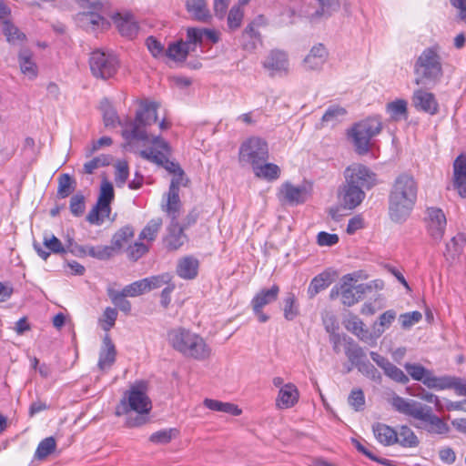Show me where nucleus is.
<instances>
[{"instance_id":"f257e3e1","label":"nucleus","mask_w":466,"mask_h":466,"mask_svg":"<svg viewBox=\"0 0 466 466\" xmlns=\"http://www.w3.org/2000/svg\"><path fill=\"white\" fill-rule=\"evenodd\" d=\"M418 190V183L410 174H400L394 179L389 194V216L393 222L408 219L417 202Z\"/></svg>"},{"instance_id":"f03ea898","label":"nucleus","mask_w":466,"mask_h":466,"mask_svg":"<svg viewBox=\"0 0 466 466\" xmlns=\"http://www.w3.org/2000/svg\"><path fill=\"white\" fill-rule=\"evenodd\" d=\"M152 409V402L147 394V383L138 381L132 385L116 408V415H127L126 425L136 428L146 424Z\"/></svg>"},{"instance_id":"7ed1b4c3","label":"nucleus","mask_w":466,"mask_h":466,"mask_svg":"<svg viewBox=\"0 0 466 466\" xmlns=\"http://www.w3.org/2000/svg\"><path fill=\"white\" fill-rule=\"evenodd\" d=\"M390 403L398 412L420 420V423L414 424L418 429L438 435L447 434L450 431L449 425L433 413L431 406L398 395L392 397Z\"/></svg>"},{"instance_id":"20e7f679","label":"nucleus","mask_w":466,"mask_h":466,"mask_svg":"<svg viewBox=\"0 0 466 466\" xmlns=\"http://www.w3.org/2000/svg\"><path fill=\"white\" fill-rule=\"evenodd\" d=\"M167 339L175 350L187 358L205 360L211 355V348L206 343L205 339L184 328L169 330Z\"/></svg>"},{"instance_id":"39448f33","label":"nucleus","mask_w":466,"mask_h":466,"mask_svg":"<svg viewBox=\"0 0 466 466\" xmlns=\"http://www.w3.org/2000/svg\"><path fill=\"white\" fill-rule=\"evenodd\" d=\"M204 40L215 44L218 42L219 37L215 30L190 27L187 31L186 41L178 40L168 45L166 56L176 62H183L187 55L195 50L197 45H201Z\"/></svg>"},{"instance_id":"423d86ee","label":"nucleus","mask_w":466,"mask_h":466,"mask_svg":"<svg viewBox=\"0 0 466 466\" xmlns=\"http://www.w3.org/2000/svg\"><path fill=\"white\" fill-rule=\"evenodd\" d=\"M414 74L417 85L436 83L441 78L443 71L438 46L427 47L421 52L414 64Z\"/></svg>"},{"instance_id":"0eeeda50","label":"nucleus","mask_w":466,"mask_h":466,"mask_svg":"<svg viewBox=\"0 0 466 466\" xmlns=\"http://www.w3.org/2000/svg\"><path fill=\"white\" fill-rule=\"evenodd\" d=\"M319 5V9H314L300 0H294L287 9L281 14V22L285 24L292 23L295 15L305 16L310 21L328 18L339 8V0H317Z\"/></svg>"},{"instance_id":"6e6552de","label":"nucleus","mask_w":466,"mask_h":466,"mask_svg":"<svg viewBox=\"0 0 466 466\" xmlns=\"http://www.w3.org/2000/svg\"><path fill=\"white\" fill-rule=\"evenodd\" d=\"M157 104L144 103L136 114L135 120H128L129 127L122 131L123 137L127 140H148V134L143 127L155 124L157 120Z\"/></svg>"},{"instance_id":"1a4fd4ad","label":"nucleus","mask_w":466,"mask_h":466,"mask_svg":"<svg viewBox=\"0 0 466 466\" xmlns=\"http://www.w3.org/2000/svg\"><path fill=\"white\" fill-rule=\"evenodd\" d=\"M382 129V123L379 116H370L356 123L349 131L358 154H367L370 148L371 139L379 135Z\"/></svg>"},{"instance_id":"9d476101","label":"nucleus","mask_w":466,"mask_h":466,"mask_svg":"<svg viewBox=\"0 0 466 466\" xmlns=\"http://www.w3.org/2000/svg\"><path fill=\"white\" fill-rule=\"evenodd\" d=\"M115 191L111 182L104 179L100 186L97 201L86 216V220L95 226H101L111 214V203Z\"/></svg>"},{"instance_id":"9b49d317","label":"nucleus","mask_w":466,"mask_h":466,"mask_svg":"<svg viewBox=\"0 0 466 466\" xmlns=\"http://www.w3.org/2000/svg\"><path fill=\"white\" fill-rule=\"evenodd\" d=\"M89 66L95 77L106 80L116 74L119 61L113 53L96 49L90 54Z\"/></svg>"},{"instance_id":"f8f14e48","label":"nucleus","mask_w":466,"mask_h":466,"mask_svg":"<svg viewBox=\"0 0 466 466\" xmlns=\"http://www.w3.org/2000/svg\"><path fill=\"white\" fill-rule=\"evenodd\" d=\"M83 7H87L88 11H83L77 14L76 23L86 31H96L97 29H106L109 23L101 15V3L96 0H80Z\"/></svg>"},{"instance_id":"ddd939ff","label":"nucleus","mask_w":466,"mask_h":466,"mask_svg":"<svg viewBox=\"0 0 466 466\" xmlns=\"http://www.w3.org/2000/svg\"><path fill=\"white\" fill-rule=\"evenodd\" d=\"M268 158V147L267 142L260 137H250L245 141L239 148V161L252 166L264 163Z\"/></svg>"},{"instance_id":"4468645a","label":"nucleus","mask_w":466,"mask_h":466,"mask_svg":"<svg viewBox=\"0 0 466 466\" xmlns=\"http://www.w3.org/2000/svg\"><path fill=\"white\" fill-rule=\"evenodd\" d=\"M423 221L428 236L432 241L440 242L447 227V218L443 210L437 207L427 208Z\"/></svg>"},{"instance_id":"2eb2a0df","label":"nucleus","mask_w":466,"mask_h":466,"mask_svg":"<svg viewBox=\"0 0 466 466\" xmlns=\"http://www.w3.org/2000/svg\"><path fill=\"white\" fill-rule=\"evenodd\" d=\"M345 182L370 190L377 183L376 174L361 164H352L344 171Z\"/></svg>"},{"instance_id":"dca6fc26","label":"nucleus","mask_w":466,"mask_h":466,"mask_svg":"<svg viewBox=\"0 0 466 466\" xmlns=\"http://www.w3.org/2000/svg\"><path fill=\"white\" fill-rule=\"evenodd\" d=\"M424 385L429 389L441 390L445 389H454L459 396H466V380L451 377V376H434L432 371H430L424 380Z\"/></svg>"},{"instance_id":"f3484780","label":"nucleus","mask_w":466,"mask_h":466,"mask_svg":"<svg viewBox=\"0 0 466 466\" xmlns=\"http://www.w3.org/2000/svg\"><path fill=\"white\" fill-rule=\"evenodd\" d=\"M170 277L168 275L152 276L135 281L123 288L121 291H147L162 289V291H168Z\"/></svg>"},{"instance_id":"a211bd4d","label":"nucleus","mask_w":466,"mask_h":466,"mask_svg":"<svg viewBox=\"0 0 466 466\" xmlns=\"http://www.w3.org/2000/svg\"><path fill=\"white\" fill-rule=\"evenodd\" d=\"M329 51L323 44L314 45L303 59V66L307 71H319L326 64Z\"/></svg>"},{"instance_id":"6ab92c4d","label":"nucleus","mask_w":466,"mask_h":466,"mask_svg":"<svg viewBox=\"0 0 466 466\" xmlns=\"http://www.w3.org/2000/svg\"><path fill=\"white\" fill-rule=\"evenodd\" d=\"M466 237L457 234L447 244L444 256L451 264H457L465 260Z\"/></svg>"},{"instance_id":"aec40b11","label":"nucleus","mask_w":466,"mask_h":466,"mask_svg":"<svg viewBox=\"0 0 466 466\" xmlns=\"http://www.w3.org/2000/svg\"><path fill=\"white\" fill-rule=\"evenodd\" d=\"M346 328L355 334L360 340L370 344V346H375L377 339L383 333V329L379 328H375L373 332H370L369 329L364 328L363 322L357 317L349 320Z\"/></svg>"},{"instance_id":"412c9836","label":"nucleus","mask_w":466,"mask_h":466,"mask_svg":"<svg viewBox=\"0 0 466 466\" xmlns=\"http://www.w3.org/2000/svg\"><path fill=\"white\" fill-rule=\"evenodd\" d=\"M368 278L369 275L365 270L353 271L344 275L331 291H351L353 289L357 291H364V285L360 282Z\"/></svg>"},{"instance_id":"4be33fe9","label":"nucleus","mask_w":466,"mask_h":466,"mask_svg":"<svg viewBox=\"0 0 466 466\" xmlns=\"http://www.w3.org/2000/svg\"><path fill=\"white\" fill-rule=\"evenodd\" d=\"M43 245L48 249L46 251L40 243L34 241L33 247L37 253V255L46 260L50 256V252L55 254H64L66 253V247L63 246L62 242L53 234L45 233L43 238Z\"/></svg>"},{"instance_id":"5701e85b","label":"nucleus","mask_w":466,"mask_h":466,"mask_svg":"<svg viewBox=\"0 0 466 466\" xmlns=\"http://www.w3.org/2000/svg\"><path fill=\"white\" fill-rule=\"evenodd\" d=\"M263 66L271 75L287 74L289 66L288 55L280 50H273L266 57Z\"/></svg>"},{"instance_id":"b1692460","label":"nucleus","mask_w":466,"mask_h":466,"mask_svg":"<svg viewBox=\"0 0 466 466\" xmlns=\"http://www.w3.org/2000/svg\"><path fill=\"white\" fill-rule=\"evenodd\" d=\"M112 19L123 36L133 38L137 35L138 25L133 15L129 13H116L112 16Z\"/></svg>"},{"instance_id":"393cba45","label":"nucleus","mask_w":466,"mask_h":466,"mask_svg":"<svg viewBox=\"0 0 466 466\" xmlns=\"http://www.w3.org/2000/svg\"><path fill=\"white\" fill-rule=\"evenodd\" d=\"M453 187L461 198H466V157L463 155L453 163Z\"/></svg>"},{"instance_id":"a878e982","label":"nucleus","mask_w":466,"mask_h":466,"mask_svg":"<svg viewBox=\"0 0 466 466\" xmlns=\"http://www.w3.org/2000/svg\"><path fill=\"white\" fill-rule=\"evenodd\" d=\"M413 105L416 109L434 115L438 111V103L433 94L418 89L413 94Z\"/></svg>"},{"instance_id":"bb28decb","label":"nucleus","mask_w":466,"mask_h":466,"mask_svg":"<svg viewBox=\"0 0 466 466\" xmlns=\"http://www.w3.org/2000/svg\"><path fill=\"white\" fill-rule=\"evenodd\" d=\"M139 154L143 158L163 167L171 174H177L178 171L182 170L178 164L170 161L167 158V155L163 152L156 153L153 149H144L141 150Z\"/></svg>"},{"instance_id":"cd10ccee","label":"nucleus","mask_w":466,"mask_h":466,"mask_svg":"<svg viewBox=\"0 0 466 466\" xmlns=\"http://www.w3.org/2000/svg\"><path fill=\"white\" fill-rule=\"evenodd\" d=\"M280 198L290 205H298L306 201L307 190L305 187H295L289 182L284 183L279 190Z\"/></svg>"},{"instance_id":"c85d7f7f","label":"nucleus","mask_w":466,"mask_h":466,"mask_svg":"<svg viewBox=\"0 0 466 466\" xmlns=\"http://www.w3.org/2000/svg\"><path fill=\"white\" fill-rule=\"evenodd\" d=\"M116 350L108 334L103 338V346L99 352L98 368L101 370L109 369L116 361Z\"/></svg>"},{"instance_id":"c756f323","label":"nucleus","mask_w":466,"mask_h":466,"mask_svg":"<svg viewBox=\"0 0 466 466\" xmlns=\"http://www.w3.org/2000/svg\"><path fill=\"white\" fill-rule=\"evenodd\" d=\"M366 197L365 189L351 183L343 186V202L346 208L352 209L360 205Z\"/></svg>"},{"instance_id":"7c9ffc66","label":"nucleus","mask_w":466,"mask_h":466,"mask_svg":"<svg viewBox=\"0 0 466 466\" xmlns=\"http://www.w3.org/2000/svg\"><path fill=\"white\" fill-rule=\"evenodd\" d=\"M186 8L190 17L200 22H208L211 14L207 0H186Z\"/></svg>"},{"instance_id":"2f4dec72","label":"nucleus","mask_w":466,"mask_h":466,"mask_svg":"<svg viewBox=\"0 0 466 466\" xmlns=\"http://www.w3.org/2000/svg\"><path fill=\"white\" fill-rule=\"evenodd\" d=\"M187 239L184 229L176 221H171L167 228V235L165 238L167 248L170 250H177L183 246Z\"/></svg>"},{"instance_id":"473e14b6","label":"nucleus","mask_w":466,"mask_h":466,"mask_svg":"<svg viewBox=\"0 0 466 466\" xmlns=\"http://www.w3.org/2000/svg\"><path fill=\"white\" fill-rule=\"evenodd\" d=\"M299 390L292 383L284 385L277 399V406L279 409H288L293 407L299 400Z\"/></svg>"},{"instance_id":"72a5a7b5","label":"nucleus","mask_w":466,"mask_h":466,"mask_svg":"<svg viewBox=\"0 0 466 466\" xmlns=\"http://www.w3.org/2000/svg\"><path fill=\"white\" fill-rule=\"evenodd\" d=\"M338 277L336 270L329 268L317 275L310 282L309 291H320L328 289Z\"/></svg>"},{"instance_id":"f704fd0d","label":"nucleus","mask_w":466,"mask_h":466,"mask_svg":"<svg viewBox=\"0 0 466 466\" xmlns=\"http://www.w3.org/2000/svg\"><path fill=\"white\" fill-rule=\"evenodd\" d=\"M100 109L103 113V120L104 124L106 127H115L116 125H121L125 128L129 127L128 120L125 123H122L119 120V117L115 110V108L111 106L108 99L104 98L100 102Z\"/></svg>"},{"instance_id":"c9c22d12","label":"nucleus","mask_w":466,"mask_h":466,"mask_svg":"<svg viewBox=\"0 0 466 466\" xmlns=\"http://www.w3.org/2000/svg\"><path fill=\"white\" fill-rule=\"evenodd\" d=\"M372 429L376 438L380 443L386 446L397 443L398 433L393 428L383 423H376L373 425Z\"/></svg>"},{"instance_id":"e433bc0d","label":"nucleus","mask_w":466,"mask_h":466,"mask_svg":"<svg viewBox=\"0 0 466 466\" xmlns=\"http://www.w3.org/2000/svg\"><path fill=\"white\" fill-rule=\"evenodd\" d=\"M278 293H259L252 299L253 310L260 322H266L268 316L262 312V308L277 299Z\"/></svg>"},{"instance_id":"4c0bfd02","label":"nucleus","mask_w":466,"mask_h":466,"mask_svg":"<svg viewBox=\"0 0 466 466\" xmlns=\"http://www.w3.org/2000/svg\"><path fill=\"white\" fill-rule=\"evenodd\" d=\"M198 261L192 257H186L179 260L177 272L179 277L186 279H192L198 274Z\"/></svg>"},{"instance_id":"58836bf2","label":"nucleus","mask_w":466,"mask_h":466,"mask_svg":"<svg viewBox=\"0 0 466 466\" xmlns=\"http://www.w3.org/2000/svg\"><path fill=\"white\" fill-rule=\"evenodd\" d=\"M19 66L22 73L30 79H34L37 76V66L32 60V53L29 50L23 49L18 55Z\"/></svg>"},{"instance_id":"ea45409f","label":"nucleus","mask_w":466,"mask_h":466,"mask_svg":"<svg viewBox=\"0 0 466 466\" xmlns=\"http://www.w3.org/2000/svg\"><path fill=\"white\" fill-rule=\"evenodd\" d=\"M180 208L179 193L168 191L167 193L166 203L162 205V208L171 218V221L177 220L180 213Z\"/></svg>"},{"instance_id":"a19ab883","label":"nucleus","mask_w":466,"mask_h":466,"mask_svg":"<svg viewBox=\"0 0 466 466\" xmlns=\"http://www.w3.org/2000/svg\"><path fill=\"white\" fill-rule=\"evenodd\" d=\"M253 171L256 177L267 180H276L280 175V168L276 164L272 163H260L254 166Z\"/></svg>"},{"instance_id":"79ce46f5","label":"nucleus","mask_w":466,"mask_h":466,"mask_svg":"<svg viewBox=\"0 0 466 466\" xmlns=\"http://www.w3.org/2000/svg\"><path fill=\"white\" fill-rule=\"evenodd\" d=\"M345 354L350 363L356 368L367 360L364 350L359 344L354 342L352 339H350V341L346 346Z\"/></svg>"},{"instance_id":"37998d69","label":"nucleus","mask_w":466,"mask_h":466,"mask_svg":"<svg viewBox=\"0 0 466 466\" xmlns=\"http://www.w3.org/2000/svg\"><path fill=\"white\" fill-rule=\"evenodd\" d=\"M204 405L209 410L228 413L234 416H238L242 413V410L237 405L229 402L205 399Z\"/></svg>"},{"instance_id":"c03bdc74","label":"nucleus","mask_w":466,"mask_h":466,"mask_svg":"<svg viewBox=\"0 0 466 466\" xmlns=\"http://www.w3.org/2000/svg\"><path fill=\"white\" fill-rule=\"evenodd\" d=\"M397 433V443L402 447L414 448L417 447L420 443L418 437L409 426L402 425Z\"/></svg>"},{"instance_id":"a18cd8bd","label":"nucleus","mask_w":466,"mask_h":466,"mask_svg":"<svg viewBox=\"0 0 466 466\" xmlns=\"http://www.w3.org/2000/svg\"><path fill=\"white\" fill-rule=\"evenodd\" d=\"M134 237V230L131 227H124L120 228L112 238V245L116 250H119L128 243Z\"/></svg>"},{"instance_id":"49530a36","label":"nucleus","mask_w":466,"mask_h":466,"mask_svg":"<svg viewBox=\"0 0 466 466\" xmlns=\"http://www.w3.org/2000/svg\"><path fill=\"white\" fill-rule=\"evenodd\" d=\"M162 225V219L159 218L151 219L139 234V240L153 241Z\"/></svg>"},{"instance_id":"de8ad7c7","label":"nucleus","mask_w":466,"mask_h":466,"mask_svg":"<svg viewBox=\"0 0 466 466\" xmlns=\"http://www.w3.org/2000/svg\"><path fill=\"white\" fill-rule=\"evenodd\" d=\"M3 32L6 40L13 45L23 42L25 39V35L9 21L4 22Z\"/></svg>"},{"instance_id":"09e8293b","label":"nucleus","mask_w":466,"mask_h":466,"mask_svg":"<svg viewBox=\"0 0 466 466\" xmlns=\"http://www.w3.org/2000/svg\"><path fill=\"white\" fill-rule=\"evenodd\" d=\"M283 311L287 320H293L299 315V302L293 293H289L288 297L284 299Z\"/></svg>"},{"instance_id":"8fccbe9b","label":"nucleus","mask_w":466,"mask_h":466,"mask_svg":"<svg viewBox=\"0 0 466 466\" xmlns=\"http://www.w3.org/2000/svg\"><path fill=\"white\" fill-rule=\"evenodd\" d=\"M56 447V440L54 437H47L40 441L35 453V458L37 460H44L52 454Z\"/></svg>"},{"instance_id":"3c124183","label":"nucleus","mask_w":466,"mask_h":466,"mask_svg":"<svg viewBox=\"0 0 466 466\" xmlns=\"http://www.w3.org/2000/svg\"><path fill=\"white\" fill-rule=\"evenodd\" d=\"M387 112L390 117L399 120L407 117V102L403 99H398L387 105Z\"/></svg>"},{"instance_id":"603ef678","label":"nucleus","mask_w":466,"mask_h":466,"mask_svg":"<svg viewBox=\"0 0 466 466\" xmlns=\"http://www.w3.org/2000/svg\"><path fill=\"white\" fill-rule=\"evenodd\" d=\"M140 293H110L112 303L121 311L128 314L131 310V304L127 299V297H135Z\"/></svg>"},{"instance_id":"864d4df0","label":"nucleus","mask_w":466,"mask_h":466,"mask_svg":"<svg viewBox=\"0 0 466 466\" xmlns=\"http://www.w3.org/2000/svg\"><path fill=\"white\" fill-rule=\"evenodd\" d=\"M404 368L413 380L421 381L423 384L426 377L430 375L431 371L422 365L415 363H405Z\"/></svg>"},{"instance_id":"5fc2aeb1","label":"nucleus","mask_w":466,"mask_h":466,"mask_svg":"<svg viewBox=\"0 0 466 466\" xmlns=\"http://www.w3.org/2000/svg\"><path fill=\"white\" fill-rule=\"evenodd\" d=\"M115 181L118 187H124L129 177V167L126 160H118L116 165Z\"/></svg>"},{"instance_id":"6e6d98bb","label":"nucleus","mask_w":466,"mask_h":466,"mask_svg":"<svg viewBox=\"0 0 466 466\" xmlns=\"http://www.w3.org/2000/svg\"><path fill=\"white\" fill-rule=\"evenodd\" d=\"M74 181L68 174H62L58 178L57 195L60 198L68 197L74 190Z\"/></svg>"},{"instance_id":"4d7b16f0","label":"nucleus","mask_w":466,"mask_h":466,"mask_svg":"<svg viewBox=\"0 0 466 466\" xmlns=\"http://www.w3.org/2000/svg\"><path fill=\"white\" fill-rule=\"evenodd\" d=\"M110 157L106 155H100L94 157L84 165V172L86 174H93L97 168L108 166L110 164Z\"/></svg>"},{"instance_id":"13d9d810","label":"nucleus","mask_w":466,"mask_h":466,"mask_svg":"<svg viewBox=\"0 0 466 466\" xmlns=\"http://www.w3.org/2000/svg\"><path fill=\"white\" fill-rule=\"evenodd\" d=\"M146 46L153 57L159 59L166 56L167 49L155 36H148L146 39Z\"/></svg>"},{"instance_id":"bf43d9fd","label":"nucleus","mask_w":466,"mask_h":466,"mask_svg":"<svg viewBox=\"0 0 466 466\" xmlns=\"http://www.w3.org/2000/svg\"><path fill=\"white\" fill-rule=\"evenodd\" d=\"M177 431L176 429H167L158 431L149 437V441L155 444H167L176 437Z\"/></svg>"},{"instance_id":"052dcab7","label":"nucleus","mask_w":466,"mask_h":466,"mask_svg":"<svg viewBox=\"0 0 466 466\" xmlns=\"http://www.w3.org/2000/svg\"><path fill=\"white\" fill-rule=\"evenodd\" d=\"M385 375L396 382L406 384L409 382V377L397 366L391 362L384 370Z\"/></svg>"},{"instance_id":"680f3d73","label":"nucleus","mask_w":466,"mask_h":466,"mask_svg":"<svg viewBox=\"0 0 466 466\" xmlns=\"http://www.w3.org/2000/svg\"><path fill=\"white\" fill-rule=\"evenodd\" d=\"M348 402L356 411L363 410L365 405L363 390L361 389L352 390L348 398Z\"/></svg>"},{"instance_id":"e2e57ef3","label":"nucleus","mask_w":466,"mask_h":466,"mask_svg":"<svg viewBox=\"0 0 466 466\" xmlns=\"http://www.w3.org/2000/svg\"><path fill=\"white\" fill-rule=\"evenodd\" d=\"M346 115V110L338 106L329 107L323 115L321 120L323 123H334L340 120Z\"/></svg>"},{"instance_id":"0e129e2a","label":"nucleus","mask_w":466,"mask_h":466,"mask_svg":"<svg viewBox=\"0 0 466 466\" xmlns=\"http://www.w3.org/2000/svg\"><path fill=\"white\" fill-rule=\"evenodd\" d=\"M145 143H150L154 146L152 148L156 153L163 152L166 155H168L170 152V147L168 143L164 140L160 136H149L148 140H142Z\"/></svg>"},{"instance_id":"69168bd1","label":"nucleus","mask_w":466,"mask_h":466,"mask_svg":"<svg viewBox=\"0 0 466 466\" xmlns=\"http://www.w3.org/2000/svg\"><path fill=\"white\" fill-rule=\"evenodd\" d=\"M86 208L85 198L81 194L73 196L70 199V211L76 217L83 215Z\"/></svg>"},{"instance_id":"338daca9","label":"nucleus","mask_w":466,"mask_h":466,"mask_svg":"<svg viewBox=\"0 0 466 466\" xmlns=\"http://www.w3.org/2000/svg\"><path fill=\"white\" fill-rule=\"evenodd\" d=\"M422 318V315L420 311H412L409 313L401 314L399 318V320L401 324V327L404 329H410L415 323H418Z\"/></svg>"},{"instance_id":"774afa93","label":"nucleus","mask_w":466,"mask_h":466,"mask_svg":"<svg viewBox=\"0 0 466 466\" xmlns=\"http://www.w3.org/2000/svg\"><path fill=\"white\" fill-rule=\"evenodd\" d=\"M243 18V11L240 6H233L228 16V24L231 29H236L240 26Z\"/></svg>"}]
</instances>
